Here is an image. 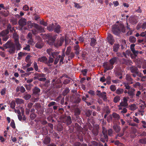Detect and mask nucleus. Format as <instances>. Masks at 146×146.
<instances>
[{"mask_svg":"<svg viewBox=\"0 0 146 146\" xmlns=\"http://www.w3.org/2000/svg\"><path fill=\"white\" fill-rule=\"evenodd\" d=\"M59 54V52H53L52 56L53 58H55L56 57V58L54 60V64H56L59 61V64L60 65L63 64V60L64 57L65 56V55L64 52H63L61 55H59L58 56V54Z\"/></svg>","mask_w":146,"mask_h":146,"instance_id":"f257e3e1","label":"nucleus"},{"mask_svg":"<svg viewBox=\"0 0 146 146\" xmlns=\"http://www.w3.org/2000/svg\"><path fill=\"white\" fill-rule=\"evenodd\" d=\"M112 31L115 35H117L120 32H124L125 31L124 26L123 25H115L113 26Z\"/></svg>","mask_w":146,"mask_h":146,"instance_id":"f03ea898","label":"nucleus"},{"mask_svg":"<svg viewBox=\"0 0 146 146\" xmlns=\"http://www.w3.org/2000/svg\"><path fill=\"white\" fill-rule=\"evenodd\" d=\"M89 129L92 131V132L94 135L96 136L98 133V129H99V126L98 125H93V127H92L90 124L88 125Z\"/></svg>","mask_w":146,"mask_h":146,"instance_id":"7ed1b4c3","label":"nucleus"},{"mask_svg":"<svg viewBox=\"0 0 146 146\" xmlns=\"http://www.w3.org/2000/svg\"><path fill=\"white\" fill-rule=\"evenodd\" d=\"M13 37L15 40V44L17 49L18 50L20 49V45L18 40L19 36L17 33H14L13 34Z\"/></svg>","mask_w":146,"mask_h":146,"instance_id":"20e7f679","label":"nucleus"},{"mask_svg":"<svg viewBox=\"0 0 146 146\" xmlns=\"http://www.w3.org/2000/svg\"><path fill=\"white\" fill-rule=\"evenodd\" d=\"M102 133L104 137H108V134L109 136H112L113 134V131L112 129H109L108 132L105 128L102 127Z\"/></svg>","mask_w":146,"mask_h":146,"instance_id":"39448f33","label":"nucleus"},{"mask_svg":"<svg viewBox=\"0 0 146 146\" xmlns=\"http://www.w3.org/2000/svg\"><path fill=\"white\" fill-rule=\"evenodd\" d=\"M135 46V44H132L130 45V49L133 54L135 57L137 56L139 53L140 54H142L143 53L142 52L140 51L139 52L138 50H136L134 48V47Z\"/></svg>","mask_w":146,"mask_h":146,"instance_id":"423d86ee","label":"nucleus"},{"mask_svg":"<svg viewBox=\"0 0 146 146\" xmlns=\"http://www.w3.org/2000/svg\"><path fill=\"white\" fill-rule=\"evenodd\" d=\"M127 98H123V101L121 102L120 104V105L118 106V109L122 110L123 107L126 106L128 105L127 103Z\"/></svg>","mask_w":146,"mask_h":146,"instance_id":"0eeeda50","label":"nucleus"},{"mask_svg":"<svg viewBox=\"0 0 146 146\" xmlns=\"http://www.w3.org/2000/svg\"><path fill=\"white\" fill-rule=\"evenodd\" d=\"M62 121L63 123H66L67 125L70 124L72 122L71 118L70 116L64 117L62 119Z\"/></svg>","mask_w":146,"mask_h":146,"instance_id":"6e6552de","label":"nucleus"},{"mask_svg":"<svg viewBox=\"0 0 146 146\" xmlns=\"http://www.w3.org/2000/svg\"><path fill=\"white\" fill-rule=\"evenodd\" d=\"M103 66L105 69L107 70H111L113 67V66L110 62H106L104 63Z\"/></svg>","mask_w":146,"mask_h":146,"instance_id":"1a4fd4ad","label":"nucleus"},{"mask_svg":"<svg viewBox=\"0 0 146 146\" xmlns=\"http://www.w3.org/2000/svg\"><path fill=\"white\" fill-rule=\"evenodd\" d=\"M37 77H38V80L41 81H44L46 80L45 78V75L43 74H37Z\"/></svg>","mask_w":146,"mask_h":146,"instance_id":"9d476101","label":"nucleus"},{"mask_svg":"<svg viewBox=\"0 0 146 146\" xmlns=\"http://www.w3.org/2000/svg\"><path fill=\"white\" fill-rule=\"evenodd\" d=\"M27 23V20L26 19L22 18L20 19L18 22L20 26L23 27L26 25Z\"/></svg>","mask_w":146,"mask_h":146,"instance_id":"9b49d317","label":"nucleus"},{"mask_svg":"<svg viewBox=\"0 0 146 146\" xmlns=\"http://www.w3.org/2000/svg\"><path fill=\"white\" fill-rule=\"evenodd\" d=\"M28 43L31 45H33L35 44V42L33 41L32 38V34L31 33H29L28 34Z\"/></svg>","mask_w":146,"mask_h":146,"instance_id":"f8f14e48","label":"nucleus"},{"mask_svg":"<svg viewBox=\"0 0 146 146\" xmlns=\"http://www.w3.org/2000/svg\"><path fill=\"white\" fill-rule=\"evenodd\" d=\"M107 40L112 45L114 42V40L112 36L110 34H108L107 37Z\"/></svg>","mask_w":146,"mask_h":146,"instance_id":"ddd939ff","label":"nucleus"},{"mask_svg":"<svg viewBox=\"0 0 146 146\" xmlns=\"http://www.w3.org/2000/svg\"><path fill=\"white\" fill-rule=\"evenodd\" d=\"M64 42V38L63 37H61L60 38L59 40L58 41L57 44H55V46L58 47V46H61L63 43Z\"/></svg>","mask_w":146,"mask_h":146,"instance_id":"4468645a","label":"nucleus"},{"mask_svg":"<svg viewBox=\"0 0 146 146\" xmlns=\"http://www.w3.org/2000/svg\"><path fill=\"white\" fill-rule=\"evenodd\" d=\"M125 79L127 82V83L132 84L133 83V79L129 74H127L125 76Z\"/></svg>","mask_w":146,"mask_h":146,"instance_id":"2eb2a0df","label":"nucleus"},{"mask_svg":"<svg viewBox=\"0 0 146 146\" xmlns=\"http://www.w3.org/2000/svg\"><path fill=\"white\" fill-rule=\"evenodd\" d=\"M57 35L52 36V35L50 34H48V38L49 40L51 41L52 43H53L54 42L56 38V36Z\"/></svg>","mask_w":146,"mask_h":146,"instance_id":"dca6fc26","label":"nucleus"},{"mask_svg":"<svg viewBox=\"0 0 146 146\" xmlns=\"http://www.w3.org/2000/svg\"><path fill=\"white\" fill-rule=\"evenodd\" d=\"M118 60V58L116 57H114L111 58L109 60V62L113 66V65L116 63Z\"/></svg>","mask_w":146,"mask_h":146,"instance_id":"f3484780","label":"nucleus"},{"mask_svg":"<svg viewBox=\"0 0 146 146\" xmlns=\"http://www.w3.org/2000/svg\"><path fill=\"white\" fill-rule=\"evenodd\" d=\"M15 44H13L11 45V46L9 48V49L8 50V52L10 54H13L15 52Z\"/></svg>","mask_w":146,"mask_h":146,"instance_id":"a211bd4d","label":"nucleus"},{"mask_svg":"<svg viewBox=\"0 0 146 146\" xmlns=\"http://www.w3.org/2000/svg\"><path fill=\"white\" fill-rule=\"evenodd\" d=\"M40 91V89L37 87H35L33 90V94L38 95H39Z\"/></svg>","mask_w":146,"mask_h":146,"instance_id":"6ab92c4d","label":"nucleus"},{"mask_svg":"<svg viewBox=\"0 0 146 146\" xmlns=\"http://www.w3.org/2000/svg\"><path fill=\"white\" fill-rule=\"evenodd\" d=\"M99 96L103 99L104 101H106L107 100L106 93L105 92H103L100 93Z\"/></svg>","mask_w":146,"mask_h":146,"instance_id":"aec40b11","label":"nucleus"},{"mask_svg":"<svg viewBox=\"0 0 146 146\" xmlns=\"http://www.w3.org/2000/svg\"><path fill=\"white\" fill-rule=\"evenodd\" d=\"M113 128L114 130L117 133L119 132L121 130L120 127L116 124L113 125Z\"/></svg>","mask_w":146,"mask_h":146,"instance_id":"412c9836","label":"nucleus"},{"mask_svg":"<svg viewBox=\"0 0 146 146\" xmlns=\"http://www.w3.org/2000/svg\"><path fill=\"white\" fill-rule=\"evenodd\" d=\"M9 31L8 30H5L3 31L0 33V36H8L7 35L9 34Z\"/></svg>","mask_w":146,"mask_h":146,"instance_id":"4be33fe9","label":"nucleus"},{"mask_svg":"<svg viewBox=\"0 0 146 146\" xmlns=\"http://www.w3.org/2000/svg\"><path fill=\"white\" fill-rule=\"evenodd\" d=\"M108 137H95V139L97 140H98V141L99 139L100 141L103 143H105L106 141H108Z\"/></svg>","mask_w":146,"mask_h":146,"instance_id":"5701e85b","label":"nucleus"},{"mask_svg":"<svg viewBox=\"0 0 146 146\" xmlns=\"http://www.w3.org/2000/svg\"><path fill=\"white\" fill-rule=\"evenodd\" d=\"M60 27L59 25H55V27L54 28L55 32L58 33L60 32Z\"/></svg>","mask_w":146,"mask_h":146,"instance_id":"b1692460","label":"nucleus"},{"mask_svg":"<svg viewBox=\"0 0 146 146\" xmlns=\"http://www.w3.org/2000/svg\"><path fill=\"white\" fill-rule=\"evenodd\" d=\"M123 63L127 64V65H131L132 64V62L130 60H126L125 59H123Z\"/></svg>","mask_w":146,"mask_h":146,"instance_id":"393cba45","label":"nucleus"},{"mask_svg":"<svg viewBox=\"0 0 146 146\" xmlns=\"http://www.w3.org/2000/svg\"><path fill=\"white\" fill-rule=\"evenodd\" d=\"M119 45L118 44H115L113 46V51L116 52L117 51L118 49L119 48Z\"/></svg>","mask_w":146,"mask_h":146,"instance_id":"a878e982","label":"nucleus"},{"mask_svg":"<svg viewBox=\"0 0 146 146\" xmlns=\"http://www.w3.org/2000/svg\"><path fill=\"white\" fill-rule=\"evenodd\" d=\"M47 58L45 56H42L38 59V61L40 62H44L46 61Z\"/></svg>","mask_w":146,"mask_h":146,"instance_id":"bb28decb","label":"nucleus"},{"mask_svg":"<svg viewBox=\"0 0 146 146\" xmlns=\"http://www.w3.org/2000/svg\"><path fill=\"white\" fill-rule=\"evenodd\" d=\"M54 27L55 25L52 24L48 25L47 27V29L50 31H52L54 29Z\"/></svg>","mask_w":146,"mask_h":146,"instance_id":"cd10ccee","label":"nucleus"},{"mask_svg":"<svg viewBox=\"0 0 146 146\" xmlns=\"http://www.w3.org/2000/svg\"><path fill=\"white\" fill-rule=\"evenodd\" d=\"M14 44L11 43L10 42L8 41L6 44L4 45V46L6 48H9Z\"/></svg>","mask_w":146,"mask_h":146,"instance_id":"c85d7f7f","label":"nucleus"},{"mask_svg":"<svg viewBox=\"0 0 146 146\" xmlns=\"http://www.w3.org/2000/svg\"><path fill=\"white\" fill-rule=\"evenodd\" d=\"M51 84L53 85L52 87L54 88H59L60 87V86H59L58 85L55 84V79H53L52 80Z\"/></svg>","mask_w":146,"mask_h":146,"instance_id":"c756f323","label":"nucleus"},{"mask_svg":"<svg viewBox=\"0 0 146 146\" xmlns=\"http://www.w3.org/2000/svg\"><path fill=\"white\" fill-rule=\"evenodd\" d=\"M129 108L132 111H134L136 110L137 108L136 105L135 104H131Z\"/></svg>","mask_w":146,"mask_h":146,"instance_id":"7c9ffc66","label":"nucleus"},{"mask_svg":"<svg viewBox=\"0 0 146 146\" xmlns=\"http://www.w3.org/2000/svg\"><path fill=\"white\" fill-rule=\"evenodd\" d=\"M96 43V40L94 38H92L91 39V42L90 43V45L92 46H94Z\"/></svg>","mask_w":146,"mask_h":146,"instance_id":"2f4dec72","label":"nucleus"},{"mask_svg":"<svg viewBox=\"0 0 146 146\" xmlns=\"http://www.w3.org/2000/svg\"><path fill=\"white\" fill-rule=\"evenodd\" d=\"M131 70L132 73L138 74V69L136 67H132L131 68Z\"/></svg>","mask_w":146,"mask_h":146,"instance_id":"473e14b6","label":"nucleus"},{"mask_svg":"<svg viewBox=\"0 0 146 146\" xmlns=\"http://www.w3.org/2000/svg\"><path fill=\"white\" fill-rule=\"evenodd\" d=\"M27 54L26 53H24L20 52L18 53V57L17 58L18 59H21L22 56H25Z\"/></svg>","mask_w":146,"mask_h":146,"instance_id":"72a5a7b5","label":"nucleus"},{"mask_svg":"<svg viewBox=\"0 0 146 146\" xmlns=\"http://www.w3.org/2000/svg\"><path fill=\"white\" fill-rule=\"evenodd\" d=\"M129 20L130 22L133 24H135L137 22V21L132 17H130Z\"/></svg>","mask_w":146,"mask_h":146,"instance_id":"f704fd0d","label":"nucleus"},{"mask_svg":"<svg viewBox=\"0 0 146 146\" xmlns=\"http://www.w3.org/2000/svg\"><path fill=\"white\" fill-rule=\"evenodd\" d=\"M112 115L113 117L116 119H119L120 118V116L118 114L115 113H113Z\"/></svg>","mask_w":146,"mask_h":146,"instance_id":"c9c22d12","label":"nucleus"},{"mask_svg":"<svg viewBox=\"0 0 146 146\" xmlns=\"http://www.w3.org/2000/svg\"><path fill=\"white\" fill-rule=\"evenodd\" d=\"M50 137H45L44 141V143L45 144H48L50 142Z\"/></svg>","mask_w":146,"mask_h":146,"instance_id":"e433bc0d","label":"nucleus"},{"mask_svg":"<svg viewBox=\"0 0 146 146\" xmlns=\"http://www.w3.org/2000/svg\"><path fill=\"white\" fill-rule=\"evenodd\" d=\"M69 91L70 90L69 88H66L62 92V94L63 95L65 96L69 92Z\"/></svg>","mask_w":146,"mask_h":146,"instance_id":"4c0bfd02","label":"nucleus"},{"mask_svg":"<svg viewBox=\"0 0 146 146\" xmlns=\"http://www.w3.org/2000/svg\"><path fill=\"white\" fill-rule=\"evenodd\" d=\"M46 51L47 53L50 56H51L54 52V50L51 48H49Z\"/></svg>","mask_w":146,"mask_h":146,"instance_id":"58836bf2","label":"nucleus"},{"mask_svg":"<svg viewBox=\"0 0 146 146\" xmlns=\"http://www.w3.org/2000/svg\"><path fill=\"white\" fill-rule=\"evenodd\" d=\"M130 42L132 43L135 42L136 41V38L134 36H130L129 38Z\"/></svg>","mask_w":146,"mask_h":146,"instance_id":"ea45409f","label":"nucleus"},{"mask_svg":"<svg viewBox=\"0 0 146 146\" xmlns=\"http://www.w3.org/2000/svg\"><path fill=\"white\" fill-rule=\"evenodd\" d=\"M123 92V90L122 89L119 88L117 89L116 91V93L118 94H122Z\"/></svg>","mask_w":146,"mask_h":146,"instance_id":"a19ab883","label":"nucleus"},{"mask_svg":"<svg viewBox=\"0 0 146 146\" xmlns=\"http://www.w3.org/2000/svg\"><path fill=\"white\" fill-rule=\"evenodd\" d=\"M43 44L42 42H37L35 45L36 47L39 48H41L43 46Z\"/></svg>","mask_w":146,"mask_h":146,"instance_id":"79ce46f5","label":"nucleus"},{"mask_svg":"<svg viewBox=\"0 0 146 146\" xmlns=\"http://www.w3.org/2000/svg\"><path fill=\"white\" fill-rule=\"evenodd\" d=\"M123 84L124 85V86L125 87V89L127 90H130L131 89L130 86H129V84H129L128 83H127V82H124L123 83Z\"/></svg>","mask_w":146,"mask_h":146,"instance_id":"37998d69","label":"nucleus"},{"mask_svg":"<svg viewBox=\"0 0 146 146\" xmlns=\"http://www.w3.org/2000/svg\"><path fill=\"white\" fill-rule=\"evenodd\" d=\"M15 103L14 101H12L10 103V107L13 109L15 108Z\"/></svg>","mask_w":146,"mask_h":146,"instance_id":"c03bdc74","label":"nucleus"},{"mask_svg":"<svg viewBox=\"0 0 146 146\" xmlns=\"http://www.w3.org/2000/svg\"><path fill=\"white\" fill-rule=\"evenodd\" d=\"M133 91L134 89L132 88H131V89L128 90L127 93L129 95L132 96L133 94Z\"/></svg>","mask_w":146,"mask_h":146,"instance_id":"a18cd8bd","label":"nucleus"},{"mask_svg":"<svg viewBox=\"0 0 146 146\" xmlns=\"http://www.w3.org/2000/svg\"><path fill=\"white\" fill-rule=\"evenodd\" d=\"M15 101L17 104H20L23 102V101L22 99L18 98L16 99Z\"/></svg>","mask_w":146,"mask_h":146,"instance_id":"49530a36","label":"nucleus"},{"mask_svg":"<svg viewBox=\"0 0 146 146\" xmlns=\"http://www.w3.org/2000/svg\"><path fill=\"white\" fill-rule=\"evenodd\" d=\"M141 62L142 64L143 68V69L146 68V60H142Z\"/></svg>","mask_w":146,"mask_h":146,"instance_id":"de8ad7c7","label":"nucleus"},{"mask_svg":"<svg viewBox=\"0 0 146 146\" xmlns=\"http://www.w3.org/2000/svg\"><path fill=\"white\" fill-rule=\"evenodd\" d=\"M71 47H68L67 50L66 52V54L67 55H68L70 53Z\"/></svg>","mask_w":146,"mask_h":146,"instance_id":"09e8293b","label":"nucleus"},{"mask_svg":"<svg viewBox=\"0 0 146 146\" xmlns=\"http://www.w3.org/2000/svg\"><path fill=\"white\" fill-rule=\"evenodd\" d=\"M120 100V98L119 96H117L115 97L114 98V102L116 103L119 101Z\"/></svg>","mask_w":146,"mask_h":146,"instance_id":"8fccbe9b","label":"nucleus"},{"mask_svg":"<svg viewBox=\"0 0 146 146\" xmlns=\"http://www.w3.org/2000/svg\"><path fill=\"white\" fill-rule=\"evenodd\" d=\"M80 111L78 109H76L75 111V115L77 117V116L80 114Z\"/></svg>","mask_w":146,"mask_h":146,"instance_id":"3c124183","label":"nucleus"},{"mask_svg":"<svg viewBox=\"0 0 146 146\" xmlns=\"http://www.w3.org/2000/svg\"><path fill=\"white\" fill-rule=\"evenodd\" d=\"M114 143L115 145H117V146H123V144L120 143L118 141H115Z\"/></svg>","mask_w":146,"mask_h":146,"instance_id":"603ef678","label":"nucleus"},{"mask_svg":"<svg viewBox=\"0 0 146 146\" xmlns=\"http://www.w3.org/2000/svg\"><path fill=\"white\" fill-rule=\"evenodd\" d=\"M10 125L12 128L15 129V125L14 121L12 119Z\"/></svg>","mask_w":146,"mask_h":146,"instance_id":"864d4df0","label":"nucleus"},{"mask_svg":"<svg viewBox=\"0 0 146 146\" xmlns=\"http://www.w3.org/2000/svg\"><path fill=\"white\" fill-rule=\"evenodd\" d=\"M74 6L77 9H80L82 7V6L80 5L78 3H74Z\"/></svg>","mask_w":146,"mask_h":146,"instance_id":"5fc2aeb1","label":"nucleus"},{"mask_svg":"<svg viewBox=\"0 0 146 146\" xmlns=\"http://www.w3.org/2000/svg\"><path fill=\"white\" fill-rule=\"evenodd\" d=\"M140 142L142 144H146V138L144 137L143 139L140 140Z\"/></svg>","mask_w":146,"mask_h":146,"instance_id":"6e6d98bb","label":"nucleus"},{"mask_svg":"<svg viewBox=\"0 0 146 146\" xmlns=\"http://www.w3.org/2000/svg\"><path fill=\"white\" fill-rule=\"evenodd\" d=\"M69 56L68 57V60H70V59H72V58L74 56V54L73 52H71L69 54Z\"/></svg>","mask_w":146,"mask_h":146,"instance_id":"4d7b16f0","label":"nucleus"},{"mask_svg":"<svg viewBox=\"0 0 146 146\" xmlns=\"http://www.w3.org/2000/svg\"><path fill=\"white\" fill-rule=\"evenodd\" d=\"M6 89L5 88H3L2 89L1 92V95H3L5 94Z\"/></svg>","mask_w":146,"mask_h":146,"instance_id":"13d9d810","label":"nucleus"},{"mask_svg":"<svg viewBox=\"0 0 146 146\" xmlns=\"http://www.w3.org/2000/svg\"><path fill=\"white\" fill-rule=\"evenodd\" d=\"M35 27L36 29L39 31H41L42 29V28L41 27L37 24H35Z\"/></svg>","mask_w":146,"mask_h":146,"instance_id":"bf43d9fd","label":"nucleus"},{"mask_svg":"<svg viewBox=\"0 0 146 146\" xmlns=\"http://www.w3.org/2000/svg\"><path fill=\"white\" fill-rule=\"evenodd\" d=\"M92 111L90 110H88L86 113V115L88 117H89L91 115Z\"/></svg>","mask_w":146,"mask_h":146,"instance_id":"052dcab7","label":"nucleus"},{"mask_svg":"<svg viewBox=\"0 0 146 146\" xmlns=\"http://www.w3.org/2000/svg\"><path fill=\"white\" fill-rule=\"evenodd\" d=\"M121 110H122L121 111V113L123 114V113H126L127 111V110L126 108H123V107H122V109Z\"/></svg>","mask_w":146,"mask_h":146,"instance_id":"680f3d73","label":"nucleus"},{"mask_svg":"<svg viewBox=\"0 0 146 146\" xmlns=\"http://www.w3.org/2000/svg\"><path fill=\"white\" fill-rule=\"evenodd\" d=\"M34 67L36 71H37L38 70V66L37 65V63L36 62H35L34 64Z\"/></svg>","mask_w":146,"mask_h":146,"instance_id":"e2e57ef3","label":"nucleus"},{"mask_svg":"<svg viewBox=\"0 0 146 146\" xmlns=\"http://www.w3.org/2000/svg\"><path fill=\"white\" fill-rule=\"evenodd\" d=\"M70 81V80L69 79H66L63 81V83L64 84H66L69 83Z\"/></svg>","mask_w":146,"mask_h":146,"instance_id":"0e129e2a","label":"nucleus"},{"mask_svg":"<svg viewBox=\"0 0 146 146\" xmlns=\"http://www.w3.org/2000/svg\"><path fill=\"white\" fill-rule=\"evenodd\" d=\"M133 121L137 123H139V120L137 117H133Z\"/></svg>","mask_w":146,"mask_h":146,"instance_id":"69168bd1","label":"nucleus"},{"mask_svg":"<svg viewBox=\"0 0 146 146\" xmlns=\"http://www.w3.org/2000/svg\"><path fill=\"white\" fill-rule=\"evenodd\" d=\"M110 88L111 90L113 91H115L116 89L115 86L114 85H111Z\"/></svg>","mask_w":146,"mask_h":146,"instance_id":"338daca9","label":"nucleus"},{"mask_svg":"<svg viewBox=\"0 0 146 146\" xmlns=\"http://www.w3.org/2000/svg\"><path fill=\"white\" fill-rule=\"evenodd\" d=\"M140 36L142 37H146V31L145 32H142L140 35Z\"/></svg>","mask_w":146,"mask_h":146,"instance_id":"774afa93","label":"nucleus"}]
</instances>
